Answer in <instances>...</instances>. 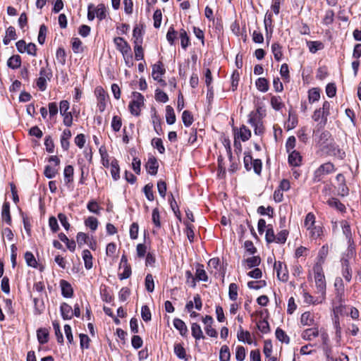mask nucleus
<instances>
[{
  "instance_id": "obj_1",
  "label": "nucleus",
  "mask_w": 361,
  "mask_h": 361,
  "mask_svg": "<svg viewBox=\"0 0 361 361\" xmlns=\"http://www.w3.org/2000/svg\"><path fill=\"white\" fill-rule=\"evenodd\" d=\"M336 171V167L331 162H326L320 165L314 172L312 180L314 183L319 182L325 175Z\"/></svg>"
},
{
  "instance_id": "obj_2",
  "label": "nucleus",
  "mask_w": 361,
  "mask_h": 361,
  "mask_svg": "<svg viewBox=\"0 0 361 361\" xmlns=\"http://www.w3.org/2000/svg\"><path fill=\"white\" fill-rule=\"evenodd\" d=\"M313 271L317 292L324 295L326 291V280L323 273V269L319 264L318 265H314Z\"/></svg>"
},
{
  "instance_id": "obj_3",
  "label": "nucleus",
  "mask_w": 361,
  "mask_h": 361,
  "mask_svg": "<svg viewBox=\"0 0 361 361\" xmlns=\"http://www.w3.org/2000/svg\"><path fill=\"white\" fill-rule=\"evenodd\" d=\"M144 105V97L139 92H133V99L129 104L130 113L135 116H139L141 107Z\"/></svg>"
},
{
  "instance_id": "obj_4",
  "label": "nucleus",
  "mask_w": 361,
  "mask_h": 361,
  "mask_svg": "<svg viewBox=\"0 0 361 361\" xmlns=\"http://www.w3.org/2000/svg\"><path fill=\"white\" fill-rule=\"evenodd\" d=\"M165 69L163 67L161 62H158L152 66V75L154 80H157L162 86L166 85V82L161 78V75L164 74Z\"/></svg>"
},
{
  "instance_id": "obj_5",
  "label": "nucleus",
  "mask_w": 361,
  "mask_h": 361,
  "mask_svg": "<svg viewBox=\"0 0 361 361\" xmlns=\"http://www.w3.org/2000/svg\"><path fill=\"white\" fill-rule=\"evenodd\" d=\"M123 269V271L118 274L119 279L123 280L129 278L131 275V267L128 263V259L125 255H123L121 259L119 269Z\"/></svg>"
},
{
  "instance_id": "obj_6",
  "label": "nucleus",
  "mask_w": 361,
  "mask_h": 361,
  "mask_svg": "<svg viewBox=\"0 0 361 361\" xmlns=\"http://www.w3.org/2000/svg\"><path fill=\"white\" fill-rule=\"evenodd\" d=\"M114 42L116 49L121 52L122 55H126L128 53L131 52L130 46L123 37H115L114 39Z\"/></svg>"
},
{
  "instance_id": "obj_7",
  "label": "nucleus",
  "mask_w": 361,
  "mask_h": 361,
  "mask_svg": "<svg viewBox=\"0 0 361 361\" xmlns=\"http://www.w3.org/2000/svg\"><path fill=\"white\" fill-rule=\"evenodd\" d=\"M274 269L276 271L277 277L279 280L281 281H287L288 279V274L286 270V266L281 262H278L274 264Z\"/></svg>"
},
{
  "instance_id": "obj_8",
  "label": "nucleus",
  "mask_w": 361,
  "mask_h": 361,
  "mask_svg": "<svg viewBox=\"0 0 361 361\" xmlns=\"http://www.w3.org/2000/svg\"><path fill=\"white\" fill-rule=\"evenodd\" d=\"M95 94L97 97L98 104L97 106L99 111L103 112L106 108V93L104 89L98 87L95 89Z\"/></svg>"
},
{
  "instance_id": "obj_9",
  "label": "nucleus",
  "mask_w": 361,
  "mask_h": 361,
  "mask_svg": "<svg viewBox=\"0 0 361 361\" xmlns=\"http://www.w3.org/2000/svg\"><path fill=\"white\" fill-rule=\"evenodd\" d=\"M76 240L80 247L85 245L90 246L91 248L93 247V239L87 233L82 232L78 233L76 236Z\"/></svg>"
},
{
  "instance_id": "obj_10",
  "label": "nucleus",
  "mask_w": 361,
  "mask_h": 361,
  "mask_svg": "<svg viewBox=\"0 0 361 361\" xmlns=\"http://www.w3.org/2000/svg\"><path fill=\"white\" fill-rule=\"evenodd\" d=\"M324 150L326 151V153L331 156L338 157L340 159H343L345 153L342 152L338 146L334 142H329V147H326Z\"/></svg>"
},
{
  "instance_id": "obj_11",
  "label": "nucleus",
  "mask_w": 361,
  "mask_h": 361,
  "mask_svg": "<svg viewBox=\"0 0 361 361\" xmlns=\"http://www.w3.org/2000/svg\"><path fill=\"white\" fill-rule=\"evenodd\" d=\"M333 140L331 133L327 130H324L320 134L318 143L322 149L324 150L326 147H329V142Z\"/></svg>"
},
{
  "instance_id": "obj_12",
  "label": "nucleus",
  "mask_w": 361,
  "mask_h": 361,
  "mask_svg": "<svg viewBox=\"0 0 361 361\" xmlns=\"http://www.w3.org/2000/svg\"><path fill=\"white\" fill-rule=\"evenodd\" d=\"M251 137V131L250 130L246 127L245 126L243 125L239 130L235 133V139H240L243 142H245L248 140Z\"/></svg>"
},
{
  "instance_id": "obj_13",
  "label": "nucleus",
  "mask_w": 361,
  "mask_h": 361,
  "mask_svg": "<svg viewBox=\"0 0 361 361\" xmlns=\"http://www.w3.org/2000/svg\"><path fill=\"white\" fill-rule=\"evenodd\" d=\"M320 331L317 327L310 328L304 330L301 334L303 339L312 341L319 336Z\"/></svg>"
},
{
  "instance_id": "obj_14",
  "label": "nucleus",
  "mask_w": 361,
  "mask_h": 361,
  "mask_svg": "<svg viewBox=\"0 0 361 361\" xmlns=\"http://www.w3.org/2000/svg\"><path fill=\"white\" fill-rule=\"evenodd\" d=\"M341 264L343 276L347 281L349 282L350 281L352 278V271L351 269L350 268L348 259L345 257H343L341 259Z\"/></svg>"
},
{
  "instance_id": "obj_15",
  "label": "nucleus",
  "mask_w": 361,
  "mask_h": 361,
  "mask_svg": "<svg viewBox=\"0 0 361 361\" xmlns=\"http://www.w3.org/2000/svg\"><path fill=\"white\" fill-rule=\"evenodd\" d=\"M61 294L65 298H71L73 295V290L71 285L65 280L60 281Z\"/></svg>"
},
{
  "instance_id": "obj_16",
  "label": "nucleus",
  "mask_w": 361,
  "mask_h": 361,
  "mask_svg": "<svg viewBox=\"0 0 361 361\" xmlns=\"http://www.w3.org/2000/svg\"><path fill=\"white\" fill-rule=\"evenodd\" d=\"M61 316L63 319H71L73 316L72 307L66 302H63L60 307Z\"/></svg>"
},
{
  "instance_id": "obj_17",
  "label": "nucleus",
  "mask_w": 361,
  "mask_h": 361,
  "mask_svg": "<svg viewBox=\"0 0 361 361\" xmlns=\"http://www.w3.org/2000/svg\"><path fill=\"white\" fill-rule=\"evenodd\" d=\"M302 157L300 154L296 151L293 150L290 152L288 156V163L293 166H298L301 164Z\"/></svg>"
},
{
  "instance_id": "obj_18",
  "label": "nucleus",
  "mask_w": 361,
  "mask_h": 361,
  "mask_svg": "<svg viewBox=\"0 0 361 361\" xmlns=\"http://www.w3.org/2000/svg\"><path fill=\"white\" fill-rule=\"evenodd\" d=\"M264 27L267 32V38L269 39L271 37L273 32L272 30V14L267 12L265 15L264 20Z\"/></svg>"
},
{
  "instance_id": "obj_19",
  "label": "nucleus",
  "mask_w": 361,
  "mask_h": 361,
  "mask_svg": "<svg viewBox=\"0 0 361 361\" xmlns=\"http://www.w3.org/2000/svg\"><path fill=\"white\" fill-rule=\"evenodd\" d=\"M158 166L157 161L154 157L149 158L146 164L147 171L151 175L157 174Z\"/></svg>"
},
{
  "instance_id": "obj_20",
  "label": "nucleus",
  "mask_w": 361,
  "mask_h": 361,
  "mask_svg": "<svg viewBox=\"0 0 361 361\" xmlns=\"http://www.w3.org/2000/svg\"><path fill=\"white\" fill-rule=\"evenodd\" d=\"M71 137V132L69 129H65L61 137V145L64 150L69 147V139Z\"/></svg>"
},
{
  "instance_id": "obj_21",
  "label": "nucleus",
  "mask_w": 361,
  "mask_h": 361,
  "mask_svg": "<svg viewBox=\"0 0 361 361\" xmlns=\"http://www.w3.org/2000/svg\"><path fill=\"white\" fill-rule=\"evenodd\" d=\"M1 218L4 221L8 224H11V218L10 214V204L8 202H5L2 206Z\"/></svg>"
},
{
  "instance_id": "obj_22",
  "label": "nucleus",
  "mask_w": 361,
  "mask_h": 361,
  "mask_svg": "<svg viewBox=\"0 0 361 361\" xmlns=\"http://www.w3.org/2000/svg\"><path fill=\"white\" fill-rule=\"evenodd\" d=\"M173 326L174 327L179 331L180 334L181 336H186L188 334V328L185 324V322L178 318L173 319Z\"/></svg>"
},
{
  "instance_id": "obj_23",
  "label": "nucleus",
  "mask_w": 361,
  "mask_h": 361,
  "mask_svg": "<svg viewBox=\"0 0 361 361\" xmlns=\"http://www.w3.org/2000/svg\"><path fill=\"white\" fill-rule=\"evenodd\" d=\"M179 37L180 39L181 47L183 49H186L190 45V37L187 32L184 29H180L179 31Z\"/></svg>"
},
{
  "instance_id": "obj_24",
  "label": "nucleus",
  "mask_w": 361,
  "mask_h": 361,
  "mask_svg": "<svg viewBox=\"0 0 361 361\" xmlns=\"http://www.w3.org/2000/svg\"><path fill=\"white\" fill-rule=\"evenodd\" d=\"M237 336L240 341L247 342L249 344H251L252 342L250 332L247 331H244L242 326H240Z\"/></svg>"
},
{
  "instance_id": "obj_25",
  "label": "nucleus",
  "mask_w": 361,
  "mask_h": 361,
  "mask_svg": "<svg viewBox=\"0 0 361 361\" xmlns=\"http://www.w3.org/2000/svg\"><path fill=\"white\" fill-rule=\"evenodd\" d=\"M74 169L73 166L68 165L65 167L63 171L64 180L66 184L73 181Z\"/></svg>"
},
{
  "instance_id": "obj_26",
  "label": "nucleus",
  "mask_w": 361,
  "mask_h": 361,
  "mask_svg": "<svg viewBox=\"0 0 361 361\" xmlns=\"http://www.w3.org/2000/svg\"><path fill=\"white\" fill-rule=\"evenodd\" d=\"M191 331L192 336L196 340H200L201 338H204L203 335V332L202 331L201 326L197 323H192L191 326Z\"/></svg>"
},
{
  "instance_id": "obj_27",
  "label": "nucleus",
  "mask_w": 361,
  "mask_h": 361,
  "mask_svg": "<svg viewBox=\"0 0 361 361\" xmlns=\"http://www.w3.org/2000/svg\"><path fill=\"white\" fill-rule=\"evenodd\" d=\"M111 174L114 180H117L120 178V168L118 166V162L116 159L111 161Z\"/></svg>"
},
{
  "instance_id": "obj_28",
  "label": "nucleus",
  "mask_w": 361,
  "mask_h": 361,
  "mask_svg": "<svg viewBox=\"0 0 361 361\" xmlns=\"http://www.w3.org/2000/svg\"><path fill=\"white\" fill-rule=\"evenodd\" d=\"M300 322L304 326H312L314 324V317L310 312H305L301 315Z\"/></svg>"
},
{
  "instance_id": "obj_29",
  "label": "nucleus",
  "mask_w": 361,
  "mask_h": 361,
  "mask_svg": "<svg viewBox=\"0 0 361 361\" xmlns=\"http://www.w3.org/2000/svg\"><path fill=\"white\" fill-rule=\"evenodd\" d=\"M271 51L275 60L280 61L283 57L282 47L279 43L275 42L271 45Z\"/></svg>"
},
{
  "instance_id": "obj_30",
  "label": "nucleus",
  "mask_w": 361,
  "mask_h": 361,
  "mask_svg": "<svg viewBox=\"0 0 361 361\" xmlns=\"http://www.w3.org/2000/svg\"><path fill=\"white\" fill-rule=\"evenodd\" d=\"M85 267L87 269H90L92 267V255L89 250H84L82 254Z\"/></svg>"
},
{
  "instance_id": "obj_31",
  "label": "nucleus",
  "mask_w": 361,
  "mask_h": 361,
  "mask_svg": "<svg viewBox=\"0 0 361 361\" xmlns=\"http://www.w3.org/2000/svg\"><path fill=\"white\" fill-rule=\"evenodd\" d=\"M141 40L136 41L134 47L135 59L136 61H140L144 59V51L141 45Z\"/></svg>"
},
{
  "instance_id": "obj_32",
  "label": "nucleus",
  "mask_w": 361,
  "mask_h": 361,
  "mask_svg": "<svg viewBox=\"0 0 361 361\" xmlns=\"http://www.w3.org/2000/svg\"><path fill=\"white\" fill-rule=\"evenodd\" d=\"M8 66L12 69H16L20 66L21 59L19 55H13L10 57L7 62Z\"/></svg>"
},
{
  "instance_id": "obj_33",
  "label": "nucleus",
  "mask_w": 361,
  "mask_h": 361,
  "mask_svg": "<svg viewBox=\"0 0 361 361\" xmlns=\"http://www.w3.org/2000/svg\"><path fill=\"white\" fill-rule=\"evenodd\" d=\"M256 87L258 90L266 92L269 90V82L264 78H259L256 80Z\"/></svg>"
},
{
  "instance_id": "obj_34",
  "label": "nucleus",
  "mask_w": 361,
  "mask_h": 361,
  "mask_svg": "<svg viewBox=\"0 0 361 361\" xmlns=\"http://www.w3.org/2000/svg\"><path fill=\"white\" fill-rule=\"evenodd\" d=\"M245 263L248 269L256 268L261 263V258L259 256L248 257L245 260Z\"/></svg>"
},
{
  "instance_id": "obj_35",
  "label": "nucleus",
  "mask_w": 361,
  "mask_h": 361,
  "mask_svg": "<svg viewBox=\"0 0 361 361\" xmlns=\"http://www.w3.org/2000/svg\"><path fill=\"white\" fill-rule=\"evenodd\" d=\"M270 103L272 108L276 111L281 110L284 106L282 99L279 96H272Z\"/></svg>"
},
{
  "instance_id": "obj_36",
  "label": "nucleus",
  "mask_w": 361,
  "mask_h": 361,
  "mask_svg": "<svg viewBox=\"0 0 361 361\" xmlns=\"http://www.w3.org/2000/svg\"><path fill=\"white\" fill-rule=\"evenodd\" d=\"M320 99V91L318 88H312L308 92V100L310 103H314Z\"/></svg>"
},
{
  "instance_id": "obj_37",
  "label": "nucleus",
  "mask_w": 361,
  "mask_h": 361,
  "mask_svg": "<svg viewBox=\"0 0 361 361\" xmlns=\"http://www.w3.org/2000/svg\"><path fill=\"white\" fill-rule=\"evenodd\" d=\"M166 123L172 125L176 122V115L173 109L171 106L166 107Z\"/></svg>"
},
{
  "instance_id": "obj_38",
  "label": "nucleus",
  "mask_w": 361,
  "mask_h": 361,
  "mask_svg": "<svg viewBox=\"0 0 361 361\" xmlns=\"http://www.w3.org/2000/svg\"><path fill=\"white\" fill-rule=\"evenodd\" d=\"M309 50L311 53H316L318 50L323 49L324 45L319 41H309L307 42Z\"/></svg>"
},
{
  "instance_id": "obj_39",
  "label": "nucleus",
  "mask_w": 361,
  "mask_h": 361,
  "mask_svg": "<svg viewBox=\"0 0 361 361\" xmlns=\"http://www.w3.org/2000/svg\"><path fill=\"white\" fill-rule=\"evenodd\" d=\"M328 204L331 207H335L340 212H344L345 210V205L341 203L338 199L336 198H330L327 201Z\"/></svg>"
},
{
  "instance_id": "obj_40",
  "label": "nucleus",
  "mask_w": 361,
  "mask_h": 361,
  "mask_svg": "<svg viewBox=\"0 0 361 361\" xmlns=\"http://www.w3.org/2000/svg\"><path fill=\"white\" fill-rule=\"evenodd\" d=\"M37 336L39 343L44 344L48 342L49 333L47 329H39L37 330Z\"/></svg>"
},
{
  "instance_id": "obj_41",
  "label": "nucleus",
  "mask_w": 361,
  "mask_h": 361,
  "mask_svg": "<svg viewBox=\"0 0 361 361\" xmlns=\"http://www.w3.org/2000/svg\"><path fill=\"white\" fill-rule=\"evenodd\" d=\"M320 109L322 111L323 115V126H325L327 123V117L330 114V103L327 101H325L323 103L322 107Z\"/></svg>"
},
{
  "instance_id": "obj_42",
  "label": "nucleus",
  "mask_w": 361,
  "mask_h": 361,
  "mask_svg": "<svg viewBox=\"0 0 361 361\" xmlns=\"http://www.w3.org/2000/svg\"><path fill=\"white\" fill-rule=\"evenodd\" d=\"M72 49L75 54L83 51L82 43L79 38L75 37L72 39Z\"/></svg>"
},
{
  "instance_id": "obj_43",
  "label": "nucleus",
  "mask_w": 361,
  "mask_h": 361,
  "mask_svg": "<svg viewBox=\"0 0 361 361\" xmlns=\"http://www.w3.org/2000/svg\"><path fill=\"white\" fill-rule=\"evenodd\" d=\"M231 353L227 345H224L221 348L219 353V359L221 361H229Z\"/></svg>"
},
{
  "instance_id": "obj_44",
  "label": "nucleus",
  "mask_w": 361,
  "mask_h": 361,
  "mask_svg": "<svg viewBox=\"0 0 361 361\" xmlns=\"http://www.w3.org/2000/svg\"><path fill=\"white\" fill-rule=\"evenodd\" d=\"M97 18L99 20H102L106 17V11L104 4H99L97 8H94Z\"/></svg>"
},
{
  "instance_id": "obj_45",
  "label": "nucleus",
  "mask_w": 361,
  "mask_h": 361,
  "mask_svg": "<svg viewBox=\"0 0 361 361\" xmlns=\"http://www.w3.org/2000/svg\"><path fill=\"white\" fill-rule=\"evenodd\" d=\"M152 220L155 226L156 229H159L161 228V222H160V214L158 208H154L152 210Z\"/></svg>"
},
{
  "instance_id": "obj_46",
  "label": "nucleus",
  "mask_w": 361,
  "mask_h": 361,
  "mask_svg": "<svg viewBox=\"0 0 361 361\" xmlns=\"http://www.w3.org/2000/svg\"><path fill=\"white\" fill-rule=\"evenodd\" d=\"M334 20V12L332 10H327L325 12V15L322 19V23L326 25H329L333 23Z\"/></svg>"
},
{
  "instance_id": "obj_47",
  "label": "nucleus",
  "mask_w": 361,
  "mask_h": 361,
  "mask_svg": "<svg viewBox=\"0 0 361 361\" xmlns=\"http://www.w3.org/2000/svg\"><path fill=\"white\" fill-rule=\"evenodd\" d=\"M25 259L26 261V263L28 266L32 267H37V260L33 255V254L30 252H26L24 255Z\"/></svg>"
},
{
  "instance_id": "obj_48",
  "label": "nucleus",
  "mask_w": 361,
  "mask_h": 361,
  "mask_svg": "<svg viewBox=\"0 0 361 361\" xmlns=\"http://www.w3.org/2000/svg\"><path fill=\"white\" fill-rule=\"evenodd\" d=\"M85 225L90 228L92 231H94L98 226V221L94 216H89L85 221Z\"/></svg>"
},
{
  "instance_id": "obj_49",
  "label": "nucleus",
  "mask_w": 361,
  "mask_h": 361,
  "mask_svg": "<svg viewBox=\"0 0 361 361\" xmlns=\"http://www.w3.org/2000/svg\"><path fill=\"white\" fill-rule=\"evenodd\" d=\"M238 287L236 283H231L229 285L228 295H229V298L231 300L235 301V300H237V298H238Z\"/></svg>"
},
{
  "instance_id": "obj_50",
  "label": "nucleus",
  "mask_w": 361,
  "mask_h": 361,
  "mask_svg": "<svg viewBox=\"0 0 361 361\" xmlns=\"http://www.w3.org/2000/svg\"><path fill=\"white\" fill-rule=\"evenodd\" d=\"M152 145L157 149L160 154H164L165 152V147L163 145L162 140L161 138H153L152 140Z\"/></svg>"
},
{
  "instance_id": "obj_51",
  "label": "nucleus",
  "mask_w": 361,
  "mask_h": 361,
  "mask_svg": "<svg viewBox=\"0 0 361 361\" xmlns=\"http://www.w3.org/2000/svg\"><path fill=\"white\" fill-rule=\"evenodd\" d=\"M315 223V216L314 215L310 212L306 215L305 219V226L307 228V229H310L313 226H316L314 225Z\"/></svg>"
},
{
  "instance_id": "obj_52",
  "label": "nucleus",
  "mask_w": 361,
  "mask_h": 361,
  "mask_svg": "<svg viewBox=\"0 0 361 361\" xmlns=\"http://www.w3.org/2000/svg\"><path fill=\"white\" fill-rule=\"evenodd\" d=\"M145 285L146 290L148 292H150V293L153 292V290L154 289V279H153V276L152 274H148L146 276Z\"/></svg>"
},
{
  "instance_id": "obj_53",
  "label": "nucleus",
  "mask_w": 361,
  "mask_h": 361,
  "mask_svg": "<svg viewBox=\"0 0 361 361\" xmlns=\"http://www.w3.org/2000/svg\"><path fill=\"white\" fill-rule=\"evenodd\" d=\"M174 353L177 355V357L180 359H185L186 356L185 348L180 343H176L174 345Z\"/></svg>"
},
{
  "instance_id": "obj_54",
  "label": "nucleus",
  "mask_w": 361,
  "mask_h": 361,
  "mask_svg": "<svg viewBox=\"0 0 361 361\" xmlns=\"http://www.w3.org/2000/svg\"><path fill=\"white\" fill-rule=\"evenodd\" d=\"M47 30V27L45 25H40L37 38L38 42L40 44H43L44 43Z\"/></svg>"
},
{
  "instance_id": "obj_55",
  "label": "nucleus",
  "mask_w": 361,
  "mask_h": 361,
  "mask_svg": "<svg viewBox=\"0 0 361 361\" xmlns=\"http://www.w3.org/2000/svg\"><path fill=\"white\" fill-rule=\"evenodd\" d=\"M182 120L184 125L187 127L190 126L193 122V116L189 111H184L182 114Z\"/></svg>"
},
{
  "instance_id": "obj_56",
  "label": "nucleus",
  "mask_w": 361,
  "mask_h": 361,
  "mask_svg": "<svg viewBox=\"0 0 361 361\" xmlns=\"http://www.w3.org/2000/svg\"><path fill=\"white\" fill-rule=\"evenodd\" d=\"M154 27L155 28H159L162 20V13L160 9H157L153 15Z\"/></svg>"
},
{
  "instance_id": "obj_57",
  "label": "nucleus",
  "mask_w": 361,
  "mask_h": 361,
  "mask_svg": "<svg viewBox=\"0 0 361 361\" xmlns=\"http://www.w3.org/2000/svg\"><path fill=\"white\" fill-rule=\"evenodd\" d=\"M178 32L175 30V29L173 27H170L166 34V39L171 45L174 44Z\"/></svg>"
},
{
  "instance_id": "obj_58",
  "label": "nucleus",
  "mask_w": 361,
  "mask_h": 361,
  "mask_svg": "<svg viewBox=\"0 0 361 361\" xmlns=\"http://www.w3.org/2000/svg\"><path fill=\"white\" fill-rule=\"evenodd\" d=\"M101 297L103 301L111 302L113 300V295L106 286L101 289Z\"/></svg>"
},
{
  "instance_id": "obj_59",
  "label": "nucleus",
  "mask_w": 361,
  "mask_h": 361,
  "mask_svg": "<svg viewBox=\"0 0 361 361\" xmlns=\"http://www.w3.org/2000/svg\"><path fill=\"white\" fill-rule=\"evenodd\" d=\"M308 230L310 231V236L314 239L320 237L323 233L322 228L320 226H313Z\"/></svg>"
},
{
  "instance_id": "obj_60",
  "label": "nucleus",
  "mask_w": 361,
  "mask_h": 361,
  "mask_svg": "<svg viewBox=\"0 0 361 361\" xmlns=\"http://www.w3.org/2000/svg\"><path fill=\"white\" fill-rule=\"evenodd\" d=\"M274 231L272 228V227L269 225L267 226V228L266 230V234H265V238L268 243L275 242L276 237H275Z\"/></svg>"
},
{
  "instance_id": "obj_61",
  "label": "nucleus",
  "mask_w": 361,
  "mask_h": 361,
  "mask_svg": "<svg viewBox=\"0 0 361 361\" xmlns=\"http://www.w3.org/2000/svg\"><path fill=\"white\" fill-rule=\"evenodd\" d=\"M66 51H65L64 49L59 47L57 49L56 54V59L59 61V63H61V65H64L66 63Z\"/></svg>"
},
{
  "instance_id": "obj_62",
  "label": "nucleus",
  "mask_w": 361,
  "mask_h": 361,
  "mask_svg": "<svg viewBox=\"0 0 361 361\" xmlns=\"http://www.w3.org/2000/svg\"><path fill=\"white\" fill-rule=\"evenodd\" d=\"M257 328L262 334H267L270 331L269 324L265 319L261 320L257 323Z\"/></svg>"
},
{
  "instance_id": "obj_63",
  "label": "nucleus",
  "mask_w": 361,
  "mask_h": 361,
  "mask_svg": "<svg viewBox=\"0 0 361 361\" xmlns=\"http://www.w3.org/2000/svg\"><path fill=\"white\" fill-rule=\"evenodd\" d=\"M155 99L157 102L166 103L169 100L168 95L161 90L155 91Z\"/></svg>"
},
{
  "instance_id": "obj_64",
  "label": "nucleus",
  "mask_w": 361,
  "mask_h": 361,
  "mask_svg": "<svg viewBox=\"0 0 361 361\" xmlns=\"http://www.w3.org/2000/svg\"><path fill=\"white\" fill-rule=\"evenodd\" d=\"M235 358L238 361H243L245 358V349L243 346L238 345L235 349Z\"/></svg>"
}]
</instances>
